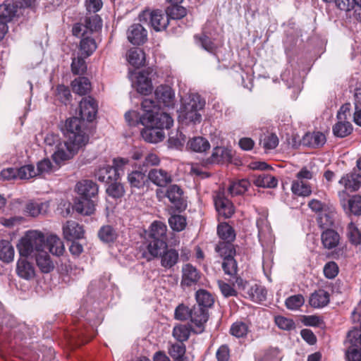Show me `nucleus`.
<instances>
[{
    "mask_svg": "<svg viewBox=\"0 0 361 361\" xmlns=\"http://www.w3.org/2000/svg\"><path fill=\"white\" fill-rule=\"evenodd\" d=\"M82 123L78 117L66 120L64 135L66 140L60 143L51 152V157L56 164L71 159L80 149L85 146L89 141V136L82 129Z\"/></svg>",
    "mask_w": 361,
    "mask_h": 361,
    "instance_id": "1",
    "label": "nucleus"
},
{
    "mask_svg": "<svg viewBox=\"0 0 361 361\" xmlns=\"http://www.w3.org/2000/svg\"><path fill=\"white\" fill-rule=\"evenodd\" d=\"M144 113L140 117V122L144 126H153L162 130L170 128L173 120L169 114L160 111L157 102L149 98L144 99L141 104Z\"/></svg>",
    "mask_w": 361,
    "mask_h": 361,
    "instance_id": "2",
    "label": "nucleus"
},
{
    "mask_svg": "<svg viewBox=\"0 0 361 361\" xmlns=\"http://www.w3.org/2000/svg\"><path fill=\"white\" fill-rule=\"evenodd\" d=\"M205 102L198 94L191 93L180 107L178 121L182 125L190 126L200 123L202 115L200 111L203 109Z\"/></svg>",
    "mask_w": 361,
    "mask_h": 361,
    "instance_id": "3",
    "label": "nucleus"
},
{
    "mask_svg": "<svg viewBox=\"0 0 361 361\" xmlns=\"http://www.w3.org/2000/svg\"><path fill=\"white\" fill-rule=\"evenodd\" d=\"M45 245L44 234L37 231H31L21 238L17 246L20 255L27 257L44 251Z\"/></svg>",
    "mask_w": 361,
    "mask_h": 361,
    "instance_id": "4",
    "label": "nucleus"
},
{
    "mask_svg": "<svg viewBox=\"0 0 361 361\" xmlns=\"http://www.w3.org/2000/svg\"><path fill=\"white\" fill-rule=\"evenodd\" d=\"M45 245L44 234L37 231H31L21 238L17 246L20 255L27 257L44 251Z\"/></svg>",
    "mask_w": 361,
    "mask_h": 361,
    "instance_id": "5",
    "label": "nucleus"
},
{
    "mask_svg": "<svg viewBox=\"0 0 361 361\" xmlns=\"http://www.w3.org/2000/svg\"><path fill=\"white\" fill-rule=\"evenodd\" d=\"M36 0H6L0 5V20L11 21L23 15V11L35 6Z\"/></svg>",
    "mask_w": 361,
    "mask_h": 361,
    "instance_id": "6",
    "label": "nucleus"
},
{
    "mask_svg": "<svg viewBox=\"0 0 361 361\" xmlns=\"http://www.w3.org/2000/svg\"><path fill=\"white\" fill-rule=\"evenodd\" d=\"M140 22L147 23L155 31L164 30L169 23V17L161 10L146 9L139 15Z\"/></svg>",
    "mask_w": 361,
    "mask_h": 361,
    "instance_id": "7",
    "label": "nucleus"
},
{
    "mask_svg": "<svg viewBox=\"0 0 361 361\" xmlns=\"http://www.w3.org/2000/svg\"><path fill=\"white\" fill-rule=\"evenodd\" d=\"M98 105L97 102L92 97L83 98L80 102V115L78 118L82 123V129L87 133V127L85 121H92L97 114Z\"/></svg>",
    "mask_w": 361,
    "mask_h": 361,
    "instance_id": "8",
    "label": "nucleus"
},
{
    "mask_svg": "<svg viewBox=\"0 0 361 361\" xmlns=\"http://www.w3.org/2000/svg\"><path fill=\"white\" fill-rule=\"evenodd\" d=\"M209 318L208 310L200 307V306L194 305L190 309V319L192 324H194L195 329L194 331L196 334H200L204 331V324Z\"/></svg>",
    "mask_w": 361,
    "mask_h": 361,
    "instance_id": "9",
    "label": "nucleus"
},
{
    "mask_svg": "<svg viewBox=\"0 0 361 361\" xmlns=\"http://www.w3.org/2000/svg\"><path fill=\"white\" fill-rule=\"evenodd\" d=\"M181 274L180 286L183 288L197 284L202 275L200 271L190 264L182 267Z\"/></svg>",
    "mask_w": 361,
    "mask_h": 361,
    "instance_id": "10",
    "label": "nucleus"
},
{
    "mask_svg": "<svg viewBox=\"0 0 361 361\" xmlns=\"http://www.w3.org/2000/svg\"><path fill=\"white\" fill-rule=\"evenodd\" d=\"M63 238L69 241L81 239L84 237L83 226L75 221H67L62 227Z\"/></svg>",
    "mask_w": 361,
    "mask_h": 361,
    "instance_id": "11",
    "label": "nucleus"
},
{
    "mask_svg": "<svg viewBox=\"0 0 361 361\" xmlns=\"http://www.w3.org/2000/svg\"><path fill=\"white\" fill-rule=\"evenodd\" d=\"M168 199L173 207L178 210L186 208V202L183 197V191L178 185H171L167 188Z\"/></svg>",
    "mask_w": 361,
    "mask_h": 361,
    "instance_id": "12",
    "label": "nucleus"
},
{
    "mask_svg": "<svg viewBox=\"0 0 361 361\" xmlns=\"http://www.w3.org/2000/svg\"><path fill=\"white\" fill-rule=\"evenodd\" d=\"M147 178L153 184L162 188L172 182L171 174L162 169H151L148 173Z\"/></svg>",
    "mask_w": 361,
    "mask_h": 361,
    "instance_id": "13",
    "label": "nucleus"
},
{
    "mask_svg": "<svg viewBox=\"0 0 361 361\" xmlns=\"http://www.w3.org/2000/svg\"><path fill=\"white\" fill-rule=\"evenodd\" d=\"M338 196L345 211L354 215L361 214V197L360 195H353L346 201L345 200V191L342 190L338 192Z\"/></svg>",
    "mask_w": 361,
    "mask_h": 361,
    "instance_id": "14",
    "label": "nucleus"
},
{
    "mask_svg": "<svg viewBox=\"0 0 361 361\" xmlns=\"http://www.w3.org/2000/svg\"><path fill=\"white\" fill-rule=\"evenodd\" d=\"M214 204L219 215L226 219L230 218L234 213L232 202L225 197L222 192H219L214 198Z\"/></svg>",
    "mask_w": 361,
    "mask_h": 361,
    "instance_id": "15",
    "label": "nucleus"
},
{
    "mask_svg": "<svg viewBox=\"0 0 361 361\" xmlns=\"http://www.w3.org/2000/svg\"><path fill=\"white\" fill-rule=\"evenodd\" d=\"M155 97L159 103L166 107H173L175 104V94L171 87L160 85L154 92Z\"/></svg>",
    "mask_w": 361,
    "mask_h": 361,
    "instance_id": "16",
    "label": "nucleus"
},
{
    "mask_svg": "<svg viewBox=\"0 0 361 361\" xmlns=\"http://www.w3.org/2000/svg\"><path fill=\"white\" fill-rule=\"evenodd\" d=\"M80 197L92 199L98 193V185L91 180H82L78 182L75 188Z\"/></svg>",
    "mask_w": 361,
    "mask_h": 361,
    "instance_id": "17",
    "label": "nucleus"
},
{
    "mask_svg": "<svg viewBox=\"0 0 361 361\" xmlns=\"http://www.w3.org/2000/svg\"><path fill=\"white\" fill-rule=\"evenodd\" d=\"M147 32L139 23L132 25L127 31L128 41L133 44L140 45L147 40Z\"/></svg>",
    "mask_w": 361,
    "mask_h": 361,
    "instance_id": "18",
    "label": "nucleus"
},
{
    "mask_svg": "<svg viewBox=\"0 0 361 361\" xmlns=\"http://www.w3.org/2000/svg\"><path fill=\"white\" fill-rule=\"evenodd\" d=\"M338 183L344 187L345 192L356 191L361 185V174L356 171L346 173L341 177Z\"/></svg>",
    "mask_w": 361,
    "mask_h": 361,
    "instance_id": "19",
    "label": "nucleus"
},
{
    "mask_svg": "<svg viewBox=\"0 0 361 361\" xmlns=\"http://www.w3.org/2000/svg\"><path fill=\"white\" fill-rule=\"evenodd\" d=\"M159 258L160 259L161 266L164 269H169L178 262L179 253L176 249L168 247Z\"/></svg>",
    "mask_w": 361,
    "mask_h": 361,
    "instance_id": "20",
    "label": "nucleus"
},
{
    "mask_svg": "<svg viewBox=\"0 0 361 361\" xmlns=\"http://www.w3.org/2000/svg\"><path fill=\"white\" fill-rule=\"evenodd\" d=\"M301 142L305 146L320 147L325 144L326 136L321 132L307 133L302 137Z\"/></svg>",
    "mask_w": 361,
    "mask_h": 361,
    "instance_id": "21",
    "label": "nucleus"
},
{
    "mask_svg": "<svg viewBox=\"0 0 361 361\" xmlns=\"http://www.w3.org/2000/svg\"><path fill=\"white\" fill-rule=\"evenodd\" d=\"M16 272L18 276L25 280H31L35 276L34 266L26 259H20L18 261Z\"/></svg>",
    "mask_w": 361,
    "mask_h": 361,
    "instance_id": "22",
    "label": "nucleus"
},
{
    "mask_svg": "<svg viewBox=\"0 0 361 361\" xmlns=\"http://www.w3.org/2000/svg\"><path fill=\"white\" fill-rule=\"evenodd\" d=\"M147 126L141 131V136L146 142L157 143L164 139V133L162 130L153 126Z\"/></svg>",
    "mask_w": 361,
    "mask_h": 361,
    "instance_id": "23",
    "label": "nucleus"
},
{
    "mask_svg": "<svg viewBox=\"0 0 361 361\" xmlns=\"http://www.w3.org/2000/svg\"><path fill=\"white\" fill-rule=\"evenodd\" d=\"M135 87L137 91L142 94H148L152 90V83L146 71L139 72L136 77Z\"/></svg>",
    "mask_w": 361,
    "mask_h": 361,
    "instance_id": "24",
    "label": "nucleus"
},
{
    "mask_svg": "<svg viewBox=\"0 0 361 361\" xmlns=\"http://www.w3.org/2000/svg\"><path fill=\"white\" fill-rule=\"evenodd\" d=\"M73 209L79 214L91 215L95 210V201L93 199L79 197L75 201Z\"/></svg>",
    "mask_w": 361,
    "mask_h": 361,
    "instance_id": "25",
    "label": "nucleus"
},
{
    "mask_svg": "<svg viewBox=\"0 0 361 361\" xmlns=\"http://www.w3.org/2000/svg\"><path fill=\"white\" fill-rule=\"evenodd\" d=\"M45 247L56 256L62 255L65 251L63 241L56 235H50L46 238Z\"/></svg>",
    "mask_w": 361,
    "mask_h": 361,
    "instance_id": "26",
    "label": "nucleus"
},
{
    "mask_svg": "<svg viewBox=\"0 0 361 361\" xmlns=\"http://www.w3.org/2000/svg\"><path fill=\"white\" fill-rule=\"evenodd\" d=\"M128 182L131 188L140 189L144 188L148 178L145 172L135 170L128 174Z\"/></svg>",
    "mask_w": 361,
    "mask_h": 361,
    "instance_id": "27",
    "label": "nucleus"
},
{
    "mask_svg": "<svg viewBox=\"0 0 361 361\" xmlns=\"http://www.w3.org/2000/svg\"><path fill=\"white\" fill-rule=\"evenodd\" d=\"M49 209V202H39L31 201L26 204L25 211L30 216L35 217L47 214Z\"/></svg>",
    "mask_w": 361,
    "mask_h": 361,
    "instance_id": "28",
    "label": "nucleus"
},
{
    "mask_svg": "<svg viewBox=\"0 0 361 361\" xmlns=\"http://www.w3.org/2000/svg\"><path fill=\"white\" fill-rule=\"evenodd\" d=\"M97 46L95 40L89 36H85L82 33V37L79 45V54L84 57H89L96 50Z\"/></svg>",
    "mask_w": 361,
    "mask_h": 361,
    "instance_id": "29",
    "label": "nucleus"
},
{
    "mask_svg": "<svg viewBox=\"0 0 361 361\" xmlns=\"http://www.w3.org/2000/svg\"><path fill=\"white\" fill-rule=\"evenodd\" d=\"M329 302V294L324 290L314 292L309 300L310 305L314 308H321Z\"/></svg>",
    "mask_w": 361,
    "mask_h": 361,
    "instance_id": "30",
    "label": "nucleus"
},
{
    "mask_svg": "<svg viewBox=\"0 0 361 361\" xmlns=\"http://www.w3.org/2000/svg\"><path fill=\"white\" fill-rule=\"evenodd\" d=\"M336 212L334 208L327 207L323 212L319 213L317 218V223L321 228H328L333 226L335 217Z\"/></svg>",
    "mask_w": 361,
    "mask_h": 361,
    "instance_id": "31",
    "label": "nucleus"
},
{
    "mask_svg": "<svg viewBox=\"0 0 361 361\" xmlns=\"http://www.w3.org/2000/svg\"><path fill=\"white\" fill-rule=\"evenodd\" d=\"M94 176L102 183H109L113 180H116L115 170L109 165L100 166L95 171Z\"/></svg>",
    "mask_w": 361,
    "mask_h": 361,
    "instance_id": "32",
    "label": "nucleus"
},
{
    "mask_svg": "<svg viewBox=\"0 0 361 361\" xmlns=\"http://www.w3.org/2000/svg\"><path fill=\"white\" fill-rule=\"evenodd\" d=\"M168 247L166 239L149 238L147 250L152 256L159 257Z\"/></svg>",
    "mask_w": 361,
    "mask_h": 361,
    "instance_id": "33",
    "label": "nucleus"
},
{
    "mask_svg": "<svg viewBox=\"0 0 361 361\" xmlns=\"http://www.w3.org/2000/svg\"><path fill=\"white\" fill-rule=\"evenodd\" d=\"M35 256L37 264L42 272L49 273L54 269V264L47 252L44 250L36 254Z\"/></svg>",
    "mask_w": 361,
    "mask_h": 361,
    "instance_id": "34",
    "label": "nucleus"
},
{
    "mask_svg": "<svg viewBox=\"0 0 361 361\" xmlns=\"http://www.w3.org/2000/svg\"><path fill=\"white\" fill-rule=\"evenodd\" d=\"M253 183L257 187L274 188L278 185V180L273 176L262 173L254 176Z\"/></svg>",
    "mask_w": 361,
    "mask_h": 361,
    "instance_id": "35",
    "label": "nucleus"
},
{
    "mask_svg": "<svg viewBox=\"0 0 361 361\" xmlns=\"http://www.w3.org/2000/svg\"><path fill=\"white\" fill-rule=\"evenodd\" d=\"M339 240L338 233L332 229L327 228L322 234V242L325 248L330 250L336 247Z\"/></svg>",
    "mask_w": 361,
    "mask_h": 361,
    "instance_id": "36",
    "label": "nucleus"
},
{
    "mask_svg": "<svg viewBox=\"0 0 361 361\" xmlns=\"http://www.w3.org/2000/svg\"><path fill=\"white\" fill-rule=\"evenodd\" d=\"M73 91L80 95H85L90 92L92 86L88 78L79 77L72 82Z\"/></svg>",
    "mask_w": 361,
    "mask_h": 361,
    "instance_id": "37",
    "label": "nucleus"
},
{
    "mask_svg": "<svg viewBox=\"0 0 361 361\" xmlns=\"http://www.w3.org/2000/svg\"><path fill=\"white\" fill-rule=\"evenodd\" d=\"M187 147L193 152L202 153L210 148V144L202 137H195L188 142Z\"/></svg>",
    "mask_w": 361,
    "mask_h": 361,
    "instance_id": "38",
    "label": "nucleus"
},
{
    "mask_svg": "<svg viewBox=\"0 0 361 361\" xmlns=\"http://www.w3.org/2000/svg\"><path fill=\"white\" fill-rule=\"evenodd\" d=\"M169 354L173 361H189L185 357V345L183 343H171L169 348Z\"/></svg>",
    "mask_w": 361,
    "mask_h": 361,
    "instance_id": "39",
    "label": "nucleus"
},
{
    "mask_svg": "<svg viewBox=\"0 0 361 361\" xmlns=\"http://www.w3.org/2000/svg\"><path fill=\"white\" fill-rule=\"evenodd\" d=\"M127 60L132 66L138 68L144 65L145 61V55L142 49L139 48H133L128 52Z\"/></svg>",
    "mask_w": 361,
    "mask_h": 361,
    "instance_id": "40",
    "label": "nucleus"
},
{
    "mask_svg": "<svg viewBox=\"0 0 361 361\" xmlns=\"http://www.w3.org/2000/svg\"><path fill=\"white\" fill-rule=\"evenodd\" d=\"M353 131L351 123L346 119L338 120L333 127V133L335 136L345 137Z\"/></svg>",
    "mask_w": 361,
    "mask_h": 361,
    "instance_id": "41",
    "label": "nucleus"
},
{
    "mask_svg": "<svg viewBox=\"0 0 361 361\" xmlns=\"http://www.w3.org/2000/svg\"><path fill=\"white\" fill-rule=\"evenodd\" d=\"M98 237L104 243H113L116 240L118 233L111 226L106 225L99 230Z\"/></svg>",
    "mask_w": 361,
    "mask_h": 361,
    "instance_id": "42",
    "label": "nucleus"
},
{
    "mask_svg": "<svg viewBox=\"0 0 361 361\" xmlns=\"http://www.w3.org/2000/svg\"><path fill=\"white\" fill-rule=\"evenodd\" d=\"M215 250L223 258V260L235 255V249L231 242H219L216 245Z\"/></svg>",
    "mask_w": 361,
    "mask_h": 361,
    "instance_id": "43",
    "label": "nucleus"
},
{
    "mask_svg": "<svg viewBox=\"0 0 361 361\" xmlns=\"http://www.w3.org/2000/svg\"><path fill=\"white\" fill-rule=\"evenodd\" d=\"M195 298L197 302V305L195 306H200V307L207 310L208 307H212L214 304L213 296L205 290L200 289L197 290L195 294Z\"/></svg>",
    "mask_w": 361,
    "mask_h": 361,
    "instance_id": "44",
    "label": "nucleus"
},
{
    "mask_svg": "<svg viewBox=\"0 0 361 361\" xmlns=\"http://www.w3.org/2000/svg\"><path fill=\"white\" fill-rule=\"evenodd\" d=\"M217 233L224 242H232L235 238V233L232 226L226 223L221 224L217 227Z\"/></svg>",
    "mask_w": 361,
    "mask_h": 361,
    "instance_id": "45",
    "label": "nucleus"
},
{
    "mask_svg": "<svg viewBox=\"0 0 361 361\" xmlns=\"http://www.w3.org/2000/svg\"><path fill=\"white\" fill-rule=\"evenodd\" d=\"M291 190L294 194L302 197L309 196L312 192L310 185L302 180H294L292 183Z\"/></svg>",
    "mask_w": 361,
    "mask_h": 361,
    "instance_id": "46",
    "label": "nucleus"
},
{
    "mask_svg": "<svg viewBox=\"0 0 361 361\" xmlns=\"http://www.w3.org/2000/svg\"><path fill=\"white\" fill-rule=\"evenodd\" d=\"M166 231V224L160 221H155L151 226L149 238L167 240Z\"/></svg>",
    "mask_w": 361,
    "mask_h": 361,
    "instance_id": "47",
    "label": "nucleus"
},
{
    "mask_svg": "<svg viewBox=\"0 0 361 361\" xmlns=\"http://www.w3.org/2000/svg\"><path fill=\"white\" fill-rule=\"evenodd\" d=\"M230 152L225 147H216L214 148L210 157L211 163H219L230 159Z\"/></svg>",
    "mask_w": 361,
    "mask_h": 361,
    "instance_id": "48",
    "label": "nucleus"
},
{
    "mask_svg": "<svg viewBox=\"0 0 361 361\" xmlns=\"http://www.w3.org/2000/svg\"><path fill=\"white\" fill-rule=\"evenodd\" d=\"M14 257V249L11 244L6 240H2L0 242V259L10 262L13 259Z\"/></svg>",
    "mask_w": 361,
    "mask_h": 361,
    "instance_id": "49",
    "label": "nucleus"
},
{
    "mask_svg": "<svg viewBox=\"0 0 361 361\" xmlns=\"http://www.w3.org/2000/svg\"><path fill=\"white\" fill-rule=\"evenodd\" d=\"M250 182L246 179H242L232 183L228 187V192L231 195L243 194L250 186Z\"/></svg>",
    "mask_w": 361,
    "mask_h": 361,
    "instance_id": "50",
    "label": "nucleus"
},
{
    "mask_svg": "<svg viewBox=\"0 0 361 361\" xmlns=\"http://www.w3.org/2000/svg\"><path fill=\"white\" fill-rule=\"evenodd\" d=\"M84 57L81 54H78L76 58H73L71 63V71L74 75H82L87 71V65Z\"/></svg>",
    "mask_w": 361,
    "mask_h": 361,
    "instance_id": "51",
    "label": "nucleus"
},
{
    "mask_svg": "<svg viewBox=\"0 0 361 361\" xmlns=\"http://www.w3.org/2000/svg\"><path fill=\"white\" fill-rule=\"evenodd\" d=\"M169 20L170 19L177 20L185 17L187 14L185 8L179 6L178 4H173L169 6L166 10Z\"/></svg>",
    "mask_w": 361,
    "mask_h": 361,
    "instance_id": "52",
    "label": "nucleus"
},
{
    "mask_svg": "<svg viewBox=\"0 0 361 361\" xmlns=\"http://www.w3.org/2000/svg\"><path fill=\"white\" fill-rule=\"evenodd\" d=\"M190 334V328L185 324H178L173 329V336L180 343L187 341Z\"/></svg>",
    "mask_w": 361,
    "mask_h": 361,
    "instance_id": "53",
    "label": "nucleus"
},
{
    "mask_svg": "<svg viewBox=\"0 0 361 361\" xmlns=\"http://www.w3.org/2000/svg\"><path fill=\"white\" fill-rule=\"evenodd\" d=\"M102 26V19L99 16L93 14L86 16L85 19V27L90 32H96L101 30Z\"/></svg>",
    "mask_w": 361,
    "mask_h": 361,
    "instance_id": "54",
    "label": "nucleus"
},
{
    "mask_svg": "<svg viewBox=\"0 0 361 361\" xmlns=\"http://www.w3.org/2000/svg\"><path fill=\"white\" fill-rule=\"evenodd\" d=\"M221 267L225 274L231 276H235L237 275L238 263L234 257L224 259Z\"/></svg>",
    "mask_w": 361,
    "mask_h": 361,
    "instance_id": "55",
    "label": "nucleus"
},
{
    "mask_svg": "<svg viewBox=\"0 0 361 361\" xmlns=\"http://www.w3.org/2000/svg\"><path fill=\"white\" fill-rule=\"evenodd\" d=\"M169 224L171 229L175 231H181L186 226V219L181 215H173L169 219Z\"/></svg>",
    "mask_w": 361,
    "mask_h": 361,
    "instance_id": "56",
    "label": "nucleus"
},
{
    "mask_svg": "<svg viewBox=\"0 0 361 361\" xmlns=\"http://www.w3.org/2000/svg\"><path fill=\"white\" fill-rule=\"evenodd\" d=\"M248 332V326L243 322H236L233 323L230 329L231 335L236 338H243L247 335Z\"/></svg>",
    "mask_w": 361,
    "mask_h": 361,
    "instance_id": "57",
    "label": "nucleus"
},
{
    "mask_svg": "<svg viewBox=\"0 0 361 361\" xmlns=\"http://www.w3.org/2000/svg\"><path fill=\"white\" fill-rule=\"evenodd\" d=\"M260 145L265 150L274 149L279 145V138L275 134L269 133L260 139Z\"/></svg>",
    "mask_w": 361,
    "mask_h": 361,
    "instance_id": "58",
    "label": "nucleus"
},
{
    "mask_svg": "<svg viewBox=\"0 0 361 361\" xmlns=\"http://www.w3.org/2000/svg\"><path fill=\"white\" fill-rule=\"evenodd\" d=\"M61 142V138L59 135L53 133H48L44 137V144L46 150L50 153Z\"/></svg>",
    "mask_w": 361,
    "mask_h": 361,
    "instance_id": "59",
    "label": "nucleus"
},
{
    "mask_svg": "<svg viewBox=\"0 0 361 361\" xmlns=\"http://www.w3.org/2000/svg\"><path fill=\"white\" fill-rule=\"evenodd\" d=\"M305 302L304 297L300 295L290 296L286 300V306L288 309L295 310L299 309Z\"/></svg>",
    "mask_w": 361,
    "mask_h": 361,
    "instance_id": "60",
    "label": "nucleus"
},
{
    "mask_svg": "<svg viewBox=\"0 0 361 361\" xmlns=\"http://www.w3.org/2000/svg\"><path fill=\"white\" fill-rule=\"evenodd\" d=\"M109 184V185L106 188V192L109 195L114 198H118L123 195L124 188L122 184L116 182V180H113Z\"/></svg>",
    "mask_w": 361,
    "mask_h": 361,
    "instance_id": "61",
    "label": "nucleus"
},
{
    "mask_svg": "<svg viewBox=\"0 0 361 361\" xmlns=\"http://www.w3.org/2000/svg\"><path fill=\"white\" fill-rule=\"evenodd\" d=\"M245 294H247L252 300H261L265 299L267 292L262 287L255 284V286H252L250 288H249L248 290L245 291Z\"/></svg>",
    "mask_w": 361,
    "mask_h": 361,
    "instance_id": "62",
    "label": "nucleus"
},
{
    "mask_svg": "<svg viewBox=\"0 0 361 361\" xmlns=\"http://www.w3.org/2000/svg\"><path fill=\"white\" fill-rule=\"evenodd\" d=\"M18 176L20 179H29L37 176V171L33 165L28 164L17 169Z\"/></svg>",
    "mask_w": 361,
    "mask_h": 361,
    "instance_id": "63",
    "label": "nucleus"
},
{
    "mask_svg": "<svg viewBox=\"0 0 361 361\" xmlns=\"http://www.w3.org/2000/svg\"><path fill=\"white\" fill-rule=\"evenodd\" d=\"M190 309L183 304H180L175 310L174 317L177 320L185 321L190 318Z\"/></svg>",
    "mask_w": 361,
    "mask_h": 361,
    "instance_id": "64",
    "label": "nucleus"
}]
</instances>
